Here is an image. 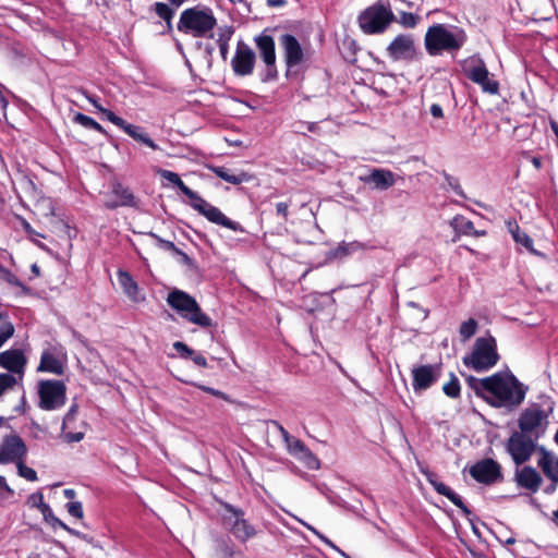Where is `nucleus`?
<instances>
[{
	"mask_svg": "<svg viewBox=\"0 0 558 558\" xmlns=\"http://www.w3.org/2000/svg\"><path fill=\"white\" fill-rule=\"evenodd\" d=\"M167 304L184 320L203 329L215 326L213 319L201 308L196 299L187 292L173 289L167 295Z\"/></svg>",
	"mask_w": 558,
	"mask_h": 558,
	"instance_id": "nucleus-4",
	"label": "nucleus"
},
{
	"mask_svg": "<svg viewBox=\"0 0 558 558\" xmlns=\"http://www.w3.org/2000/svg\"><path fill=\"white\" fill-rule=\"evenodd\" d=\"M191 360L194 362L195 365H197L199 367L208 366L206 357L203 354L197 353L195 351H194V354H192Z\"/></svg>",
	"mask_w": 558,
	"mask_h": 558,
	"instance_id": "nucleus-62",
	"label": "nucleus"
},
{
	"mask_svg": "<svg viewBox=\"0 0 558 558\" xmlns=\"http://www.w3.org/2000/svg\"><path fill=\"white\" fill-rule=\"evenodd\" d=\"M292 205V199L287 202H278L275 204L276 215L282 217L284 221H288L289 207Z\"/></svg>",
	"mask_w": 558,
	"mask_h": 558,
	"instance_id": "nucleus-53",
	"label": "nucleus"
},
{
	"mask_svg": "<svg viewBox=\"0 0 558 558\" xmlns=\"http://www.w3.org/2000/svg\"><path fill=\"white\" fill-rule=\"evenodd\" d=\"M468 41V35L462 27L445 23L430 25L424 36V47L430 57L445 52L454 56Z\"/></svg>",
	"mask_w": 558,
	"mask_h": 558,
	"instance_id": "nucleus-2",
	"label": "nucleus"
},
{
	"mask_svg": "<svg viewBox=\"0 0 558 558\" xmlns=\"http://www.w3.org/2000/svg\"><path fill=\"white\" fill-rule=\"evenodd\" d=\"M548 413H546L541 405L533 404L530 408H526L518 418L519 430L517 433H522L527 437H535V440L538 439L545 433V426L543 422L547 418Z\"/></svg>",
	"mask_w": 558,
	"mask_h": 558,
	"instance_id": "nucleus-10",
	"label": "nucleus"
},
{
	"mask_svg": "<svg viewBox=\"0 0 558 558\" xmlns=\"http://www.w3.org/2000/svg\"><path fill=\"white\" fill-rule=\"evenodd\" d=\"M27 502L31 507L37 508L40 512H41V509H44L43 505H47L44 500V495L39 492L32 494L28 497Z\"/></svg>",
	"mask_w": 558,
	"mask_h": 558,
	"instance_id": "nucleus-55",
	"label": "nucleus"
},
{
	"mask_svg": "<svg viewBox=\"0 0 558 558\" xmlns=\"http://www.w3.org/2000/svg\"><path fill=\"white\" fill-rule=\"evenodd\" d=\"M233 28L231 26H227L218 34L217 44H228L231 36L233 35Z\"/></svg>",
	"mask_w": 558,
	"mask_h": 558,
	"instance_id": "nucleus-59",
	"label": "nucleus"
},
{
	"mask_svg": "<svg viewBox=\"0 0 558 558\" xmlns=\"http://www.w3.org/2000/svg\"><path fill=\"white\" fill-rule=\"evenodd\" d=\"M462 361L477 373L490 369L499 361L496 339L489 333L477 338L471 354L463 356Z\"/></svg>",
	"mask_w": 558,
	"mask_h": 558,
	"instance_id": "nucleus-6",
	"label": "nucleus"
},
{
	"mask_svg": "<svg viewBox=\"0 0 558 558\" xmlns=\"http://www.w3.org/2000/svg\"><path fill=\"white\" fill-rule=\"evenodd\" d=\"M38 407L44 411H56L66 402V386L62 380L41 379L37 389Z\"/></svg>",
	"mask_w": 558,
	"mask_h": 558,
	"instance_id": "nucleus-8",
	"label": "nucleus"
},
{
	"mask_svg": "<svg viewBox=\"0 0 558 558\" xmlns=\"http://www.w3.org/2000/svg\"><path fill=\"white\" fill-rule=\"evenodd\" d=\"M514 227H515L517 233L514 234L513 240L515 241V243L521 244L530 253H532L534 255H541V253L534 248L532 238L527 233L521 231L519 226H514Z\"/></svg>",
	"mask_w": 558,
	"mask_h": 558,
	"instance_id": "nucleus-37",
	"label": "nucleus"
},
{
	"mask_svg": "<svg viewBox=\"0 0 558 558\" xmlns=\"http://www.w3.org/2000/svg\"><path fill=\"white\" fill-rule=\"evenodd\" d=\"M279 45L283 51L284 63L288 72L304 61L303 48L295 36L291 34H282L279 37Z\"/></svg>",
	"mask_w": 558,
	"mask_h": 558,
	"instance_id": "nucleus-18",
	"label": "nucleus"
},
{
	"mask_svg": "<svg viewBox=\"0 0 558 558\" xmlns=\"http://www.w3.org/2000/svg\"><path fill=\"white\" fill-rule=\"evenodd\" d=\"M174 255H178L180 257V262L187 266L191 270L197 269V264L195 259L191 258L187 254H185L183 251L179 248V253H175Z\"/></svg>",
	"mask_w": 558,
	"mask_h": 558,
	"instance_id": "nucleus-56",
	"label": "nucleus"
},
{
	"mask_svg": "<svg viewBox=\"0 0 558 558\" xmlns=\"http://www.w3.org/2000/svg\"><path fill=\"white\" fill-rule=\"evenodd\" d=\"M430 114L436 118V119H441L444 117V111H442V108L440 105L438 104H433L430 106Z\"/></svg>",
	"mask_w": 558,
	"mask_h": 558,
	"instance_id": "nucleus-63",
	"label": "nucleus"
},
{
	"mask_svg": "<svg viewBox=\"0 0 558 558\" xmlns=\"http://www.w3.org/2000/svg\"><path fill=\"white\" fill-rule=\"evenodd\" d=\"M161 177L175 185L186 197L190 198L191 207L198 214L203 215L208 221L230 229L235 232H243V227L231 219H229L218 207L209 204L196 192L191 190L180 178V175L170 170H162Z\"/></svg>",
	"mask_w": 558,
	"mask_h": 558,
	"instance_id": "nucleus-3",
	"label": "nucleus"
},
{
	"mask_svg": "<svg viewBox=\"0 0 558 558\" xmlns=\"http://www.w3.org/2000/svg\"><path fill=\"white\" fill-rule=\"evenodd\" d=\"M173 349L178 352V354L182 359H185V360L191 359L192 354H194V350L181 341H175L173 343Z\"/></svg>",
	"mask_w": 558,
	"mask_h": 558,
	"instance_id": "nucleus-52",
	"label": "nucleus"
},
{
	"mask_svg": "<svg viewBox=\"0 0 558 558\" xmlns=\"http://www.w3.org/2000/svg\"><path fill=\"white\" fill-rule=\"evenodd\" d=\"M99 111L106 117L108 121H110L112 124L118 126L119 129H123L126 124V121L119 116H117L113 111L106 109V108H99Z\"/></svg>",
	"mask_w": 558,
	"mask_h": 558,
	"instance_id": "nucleus-49",
	"label": "nucleus"
},
{
	"mask_svg": "<svg viewBox=\"0 0 558 558\" xmlns=\"http://www.w3.org/2000/svg\"><path fill=\"white\" fill-rule=\"evenodd\" d=\"M295 520L298 522H300L302 525H304L307 530H310L313 534H315L322 542H324L327 546L331 547L332 549L337 550L338 553H340L342 556H344L345 558H350L349 556H347L339 547H337L327 536H325L324 534H322L319 531H317L314 526H312L311 524L306 523L305 521H303L302 519L295 517Z\"/></svg>",
	"mask_w": 558,
	"mask_h": 558,
	"instance_id": "nucleus-41",
	"label": "nucleus"
},
{
	"mask_svg": "<svg viewBox=\"0 0 558 558\" xmlns=\"http://www.w3.org/2000/svg\"><path fill=\"white\" fill-rule=\"evenodd\" d=\"M397 22L404 28H414L420 22V16L414 13L402 11Z\"/></svg>",
	"mask_w": 558,
	"mask_h": 558,
	"instance_id": "nucleus-43",
	"label": "nucleus"
},
{
	"mask_svg": "<svg viewBox=\"0 0 558 558\" xmlns=\"http://www.w3.org/2000/svg\"><path fill=\"white\" fill-rule=\"evenodd\" d=\"M217 20L210 8L196 5L182 11L177 28L179 32L190 34L193 37H213Z\"/></svg>",
	"mask_w": 558,
	"mask_h": 558,
	"instance_id": "nucleus-5",
	"label": "nucleus"
},
{
	"mask_svg": "<svg viewBox=\"0 0 558 558\" xmlns=\"http://www.w3.org/2000/svg\"><path fill=\"white\" fill-rule=\"evenodd\" d=\"M110 198L105 203L106 208L116 209L118 207H136L137 199L132 191L121 183H113L110 192Z\"/></svg>",
	"mask_w": 558,
	"mask_h": 558,
	"instance_id": "nucleus-21",
	"label": "nucleus"
},
{
	"mask_svg": "<svg viewBox=\"0 0 558 558\" xmlns=\"http://www.w3.org/2000/svg\"><path fill=\"white\" fill-rule=\"evenodd\" d=\"M195 386L204 392H207L214 397L220 398L225 401L231 402L230 397L221 390H218V389L205 386V385H199V384H196Z\"/></svg>",
	"mask_w": 558,
	"mask_h": 558,
	"instance_id": "nucleus-54",
	"label": "nucleus"
},
{
	"mask_svg": "<svg viewBox=\"0 0 558 558\" xmlns=\"http://www.w3.org/2000/svg\"><path fill=\"white\" fill-rule=\"evenodd\" d=\"M487 381H489V376L488 377H485V378H476L472 375L468 376L466 377V383L469 385V387L474 391V393L484 399L486 398V393H487V389H488V384H486Z\"/></svg>",
	"mask_w": 558,
	"mask_h": 558,
	"instance_id": "nucleus-32",
	"label": "nucleus"
},
{
	"mask_svg": "<svg viewBox=\"0 0 558 558\" xmlns=\"http://www.w3.org/2000/svg\"><path fill=\"white\" fill-rule=\"evenodd\" d=\"M149 10L154 11L159 19L165 21L167 33H170L172 31V19L175 13L174 9H172L168 3L155 2Z\"/></svg>",
	"mask_w": 558,
	"mask_h": 558,
	"instance_id": "nucleus-29",
	"label": "nucleus"
},
{
	"mask_svg": "<svg viewBox=\"0 0 558 558\" xmlns=\"http://www.w3.org/2000/svg\"><path fill=\"white\" fill-rule=\"evenodd\" d=\"M65 508L70 515L82 519L84 515L83 505L81 501H70L65 505Z\"/></svg>",
	"mask_w": 558,
	"mask_h": 558,
	"instance_id": "nucleus-50",
	"label": "nucleus"
},
{
	"mask_svg": "<svg viewBox=\"0 0 558 558\" xmlns=\"http://www.w3.org/2000/svg\"><path fill=\"white\" fill-rule=\"evenodd\" d=\"M415 53L414 38L411 34L398 35L387 47L388 57L395 61L413 60Z\"/></svg>",
	"mask_w": 558,
	"mask_h": 558,
	"instance_id": "nucleus-16",
	"label": "nucleus"
},
{
	"mask_svg": "<svg viewBox=\"0 0 558 558\" xmlns=\"http://www.w3.org/2000/svg\"><path fill=\"white\" fill-rule=\"evenodd\" d=\"M27 365V357L20 348H11L0 352V367L5 369V374H12L23 380Z\"/></svg>",
	"mask_w": 558,
	"mask_h": 558,
	"instance_id": "nucleus-15",
	"label": "nucleus"
},
{
	"mask_svg": "<svg viewBox=\"0 0 558 558\" xmlns=\"http://www.w3.org/2000/svg\"><path fill=\"white\" fill-rule=\"evenodd\" d=\"M477 322L474 318H469L460 325L459 333L463 341L473 337L477 330Z\"/></svg>",
	"mask_w": 558,
	"mask_h": 558,
	"instance_id": "nucleus-42",
	"label": "nucleus"
},
{
	"mask_svg": "<svg viewBox=\"0 0 558 558\" xmlns=\"http://www.w3.org/2000/svg\"><path fill=\"white\" fill-rule=\"evenodd\" d=\"M440 377V365H421L412 369V387L415 392L424 391L437 383Z\"/></svg>",
	"mask_w": 558,
	"mask_h": 558,
	"instance_id": "nucleus-20",
	"label": "nucleus"
},
{
	"mask_svg": "<svg viewBox=\"0 0 558 558\" xmlns=\"http://www.w3.org/2000/svg\"><path fill=\"white\" fill-rule=\"evenodd\" d=\"M269 33L270 29L266 28L254 38V43L263 61L276 60L275 40Z\"/></svg>",
	"mask_w": 558,
	"mask_h": 558,
	"instance_id": "nucleus-25",
	"label": "nucleus"
},
{
	"mask_svg": "<svg viewBox=\"0 0 558 558\" xmlns=\"http://www.w3.org/2000/svg\"><path fill=\"white\" fill-rule=\"evenodd\" d=\"M360 179L363 183L380 191H386L396 183L395 173L381 168H374L368 174L363 175Z\"/></svg>",
	"mask_w": 558,
	"mask_h": 558,
	"instance_id": "nucleus-23",
	"label": "nucleus"
},
{
	"mask_svg": "<svg viewBox=\"0 0 558 558\" xmlns=\"http://www.w3.org/2000/svg\"><path fill=\"white\" fill-rule=\"evenodd\" d=\"M465 76L481 86L484 93L496 95L499 92V83L489 76V72L481 58H472L464 68Z\"/></svg>",
	"mask_w": 558,
	"mask_h": 558,
	"instance_id": "nucleus-11",
	"label": "nucleus"
},
{
	"mask_svg": "<svg viewBox=\"0 0 558 558\" xmlns=\"http://www.w3.org/2000/svg\"><path fill=\"white\" fill-rule=\"evenodd\" d=\"M62 433H63L64 440L69 444L78 442L84 438V433H82V432L72 433V432L64 430Z\"/></svg>",
	"mask_w": 558,
	"mask_h": 558,
	"instance_id": "nucleus-60",
	"label": "nucleus"
},
{
	"mask_svg": "<svg viewBox=\"0 0 558 558\" xmlns=\"http://www.w3.org/2000/svg\"><path fill=\"white\" fill-rule=\"evenodd\" d=\"M147 235L153 238L155 241H156V245L163 250V251H169L173 254L175 253H179V247L175 246V244L171 241H168V240H165L162 238H160L158 234H156L155 232H147Z\"/></svg>",
	"mask_w": 558,
	"mask_h": 558,
	"instance_id": "nucleus-45",
	"label": "nucleus"
},
{
	"mask_svg": "<svg viewBox=\"0 0 558 558\" xmlns=\"http://www.w3.org/2000/svg\"><path fill=\"white\" fill-rule=\"evenodd\" d=\"M225 509L230 512L234 520L231 524L232 535L242 543L256 535L255 527L244 519V511L230 504H225Z\"/></svg>",
	"mask_w": 558,
	"mask_h": 558,
	"instance_id": "nucleus-19",
	"label": "nucleus"
},
{
	"mask_svg": "<svg viewBox=\"0 0 558 558\" xmlns=\"http://www.w3.org/2000/svg\"><path fill=\"white\" fill-rule=\"evenodd\" d=\"M0 278L11 286L22 288L26 290V287L22 281L8 268L0 264Z\"/></svg>",
	"mask_w": 558,
	"mask_h": 558,
	"instance_id": "nucleus-44",
	"label": "nucleus"
},
{
	"mask_svg": "<svg viewBox=\"0 0 558 558\" xmlns=\"http://www.w3.org/2000/svg\"><path fill=\"white\" fill-rule=\"evenodd\" d=\"M451 226L454 228V230L465 235H471L474 231L473 222L460 215L453 217Z\"/></svg>",
	"mask_w": 558,
	"mask_h": 558,
	"instance_id": "nucleus-35",
	"label": "nucleus"
},
{
	"mask_svg": "<svg viewBox=\"0 0 558 558\" xmlns=\"http://www.w3.org/2000/svg\"><path fill=\"white\" fill-rule=\"evenodd\" d=\"M538 450L542 454L537 463L538 466L547 478L558 484V457L544 447H539Z\"/></svg>",
	"mask_w": 558,
	"mask_h": 558,
	"instance_id": "nucleus-24",
	"label": "nucleus"
},
{
	"mask_svg": "<svg viewBox=\"0 0 558 558\" xmlns=\"http://www.w3.org/2000/svg\"><path fill=\"white\" fill-rule=\"evenodd\" d=\"M13 494L14 492L7 484L5 477L0 475V500L7 499Z\"/></svg>",
	"mask_w": 558,
	"mask_h": 558,
	"instance_id": "nucleus-58",
	"label": "nucleus"
},
{
	"mask_svg": "<svg viewBox=\"0 0 558 558\" xmlns=\"http://www.w3.org/2000/svg\"><path fill=\"white\" fill-rule=\"evenodd\" d=\"M514 482L518 487L536 493L542 485L543 478L533 466L524 465L522 468L517 466Z\"/></svg>",
	"mask_w": 558,
	"mask_h": 558,
	"instance_id": "nucleus-22",
	"label": "nucleus"
},
{
	"mask_svg": "<svg viewBox=\"0 0 558 558\" xmlns=\"http://www.w3.org/2000/svg\"><path fill=\"white\" fill-rule=\"evenodd\" d=\"M256 56L253 49L243 41L236 45L235 53L231 60L232 70L238 76H246L253 73Z\"/></svg>",
	"mask_w": 558,
	"mask_h": 558,
	"instance_id": "nucleus-14",
	"label": "nucleus"
},
{
	"mask_svg": "<svg viewBox=\"0 0 558 558\" xmlns=\"http://www.w3.org/2000/svg\"><path fill=\"white\" fill-rule=\"evenodd\" d=\"M44 509H41V514L44 517V520L49 523L53 529L60 527V529H68V525L61 521L59 518H57L49 505H43Z\"/></svg>",
	"mask_w": 558,
	"mask_h": 558,
	"instance_id": "nucleus-40",
	"label": "nucleus"
},
{
	"mask_svg": "<svg viewBox=\"0 0 558 558\" xmlns=\"http://www.w3.org/2000/svg\"><path fill=\"white\" fill-rule=\"evenodd\" d=\"M445 178H446V181L449 184V186L454 191V193L457 195H459L461 197H465L464 192H463L461 185L459 184L458 179H456L449 174H446Z\"/></svg>",
	"mask_w": 558,
	"mask_h": 558,
	"instance_id": "nucleus-57",
	"label": "nucleus"
},
{
	"mask_svg": "<svg viewBox=\"0 0 558 558\" xmlns=\"http://www.w3.org/2000/svg\"><path fill=\"white\" fill-rule=\"evenodd\" d=\"M505 449L513 463L520 466L530 461L537 449V440H535V437H527L522 433L512 432L505 442Z\"/></svg>",
	"mask_w": 558,
	"mask_h": 558,
	"instance_id": "nucleus-9",
	"label": "nucleus"
},
{
	"mask_svg": "<svg viewBox=\"0 0 558 558\" xmlns=\"http://www.w3.org/2000/svg\"><path fill=\"white\" fill-rule=\"evenodd\" d=\"M73 121L84 126L85 129L94 130L101 134L106 133L105 129L96 120L84 113L77 112L74 116Z\"/></svg>",
	"mask_w": 558,
	"mask_h": 558,
	"instance_id": "nucleus-33",
	"label": "nucleus"
},
{
	"mask_svg": "<svg viewBox=\"0 0 558 558\" xmlns=\"http://www.w3.org/2000/svg\"><path fill=\"white\" fill-rule=\"evenodd\" d=\"M63 530L66 531L69 534H71V535H73V536H75V537H77L80 539H83V541H85L87 543L93 544V542H94V538L92 536H89L87 534H84V533H82V532H80V531H77L75 529H72L69 525H68V529H63Z\"/></svg>",
	"mask_w": 558,
	"mask_h": 558,
	"instance_id": "nucleus-61",
	"label": "nucleus"
},
{
	"mask_svg": "<svg viewBox=\"0 0 558 558\" xmlns=\"http://www.w3.org/2000/svg\"><path fill=\"white\" fill-rule=\"evenodd\" d=\"M444 393L452 399L460 397L461 386L454 373H450V380L442 386Z\"/></svg>",
	"mask_w": 558,
	"mask_h": 558,
	"instance_id": "nucleus-38",
	"label": "nucleus"
},
{
	"mask_svg": "<svg viewBox=\"0 0 558 558\" xmlns=\"http://www.w3.org/2000/svg\"><path fill=\"white\" fill-rule=\"evenodd\" d=\"M363 247V245L357 242V241H353V242H341L336 248H333L332 251L329 252V256L330 257H333V258H338V257H344V256H348L359 250H361Z\"/></svg>",
	"mask_w": 558,
	"mask_h": 558,
	"instance_id": "nucleus-31",
	"label": "nucleus"
},
{
	"mask_svg": "<svg viewBox=\"0 0 558 558\" xmlns=\"http://www.w3.org/2000/svg\"><path fill=\"white\" fill-rule=\"evenodd\" d=\"M117 278L120 287L124 294L134 303H140L145 300L144 296L140 295V289L137 282L133 277L125 270L119 269L117 271Z\"/></svg>",
	"mask_w": 558,
	"mask_h": 558,
	"instance_id": "nucleus-26",
	"label": "nucleus"
},
{
	"mask_svg": "<svg viewBox=\"0 0 558 558\" xmlns=\"http://www.w3.org/2000/svg\"><path fill=\"white\" fill-rule=\"evenodd\" d=\"M485 401L494 408L515 409L529 390L511 372H497L489 376Z\"/></svg>",
	"mask_w": 558,
	"mask_h": 558,
	"instance_id": "nucleus-1",
	"label": "nucleus"
},
{
	"mask_svg": "<svg viewBox=\"0 0 558 558\" xmlns=\"http://www.w3.org/2000/svg\"><path fill=\"white\" fill-rule=\"evenodd\" d=\"M265 69L259 72V77L263 83H268L271 81H276L278 78V70L276 65V60L272 61H264Z\"/></svg>",
	"mask_w": 558,
	"mask_h": 558,
	"instance_id": "nucleus-39",
	"label": "nucleus"
},
{
	"mask_svg": "<svg viewBox=\"0 0 558 558\" xmlns=\"http://www.w3.org/2000/svg\"><path fill=\"white\" fill-rule=\"evenodd\" d=\"M395 20L390 2L378 0L359 15V25L365 34H379Z\"/></svg>",
	"mask_w": 558,
	"mask_h": 558,
	"instance_id": "nucleus-7",
	"label": "nucleus"
},
{
	"mask_svg": "<svg viewBox=\"0 0 558 558\" xmlns=\"http://www.w3.org/2000/svg\"><path fill=\"white\" fill-rule=\"evenodd\" d=\"M213 171L218 178L234 185L241 184L247 180V175L245 173L242 172L240 174H233L230 173V170L226 167H214Z\"/></svg>",
	"mask_w": 558,
	"mask_h": 558,
	"instance_id": "nucleus-30",
	"label": "nucleus"
},
{
	"mask_svg": "<svg viewBox=\"0 0 558 558\" xmlns=\"http://www.w3.org/2000/svg\"><path fill=\"white\" fill-rule=\"evenodd\" d=\"M470 475L481 484L492 485L502 480L501 465L490 458H485L470 468Z\"/></svg>",
	"mask_w": 558,
	"mask_h": 558,
	"instance_id": "nucleus-12",
	"label": "nucleus"
},
{
	"mask_svg": "<svg viewBox=\"0 0 558 558\" xmlns=\"http://www.w3.org/2000/svg\"><path fill=\"white\" fill-rule=\"evenodd\" d=\"M65 355L61 347H48L41 352L37 372L50 373L57 376L64 374Z\"/></svg>",
	"mask_w": 558,
	"mask_h": 558,
	"instance_id": "nucleus-13",
	"label": "nucleus"
},
{
	"mask_svg": "<svg viewBox=\"0 0 558 558\" xmlns=\"http://www.w3.org/2000/svg\"><path fill=\"white\" fill-rule=\"evenodd\" d=\"M274 424L276 425V427L278 428L284 444L290 440L293 436H291L288 430L278 422H274Z\"/></svg>",
	"mask_w": 558,
	"mask_h": 558,
	"instance_id": "nucleus-64",
	"label": "nucleus"
},
{
	"mask_svg": "<svg viewBox=\"0 0 558 558\" xmlns=\"http://www.w3.org/2000/svg\"><path fill=\"white\" fill-rule=\"evenodd\" d=\"M22 379L12 374L0 373V397L7 391L12 390L16 385L22 384Z\"/></svg>",
	"mask_w": 558,
	"mask_h": 558,
	"instance_id": "nucleus-36",
	"label": "nucleus"
},
{
	"mask_svg": "<svg viewBox=\"0 0 558 558\" xmlns=\"http://www.w3.org/2000/svg\"><path fill=\"white\" fill-rule=\"evenodd\" d=\"M15 328L11 322H5L0 326V349L13 337Z\"/></svg>",
	"mask_w": 558,
	"mask_h": 558,
	"instance_id": "nucleus-47",
	"label": "nucleus"
},
{
	"mask_svg": "<svg viewBox=\"0 0 558 558\" xmlns=\"http://www.w3.org/2000/svg\"><path fill=\"white\" fill-rule=\"evenodd\" d=\"M78 412V405L77 403H73L68 412L65 413L64 417H63V421H62V432L65 430V428L75 420V416Z\"/></svg>",
	"mask_w": 558,
	"mask_h": 558,
	"instance_id": "nucleus-51",
	"label": "nucleus"
},
{
	"mask_svg": "<svg viewBox=\"0 0 558 558\" xmlns=\"http://www.w3.org/2000/svg\"><path fill=\"white\" fill-rule=\"evenodd\" d=\"M26 452V445L19 435L7 436L0 446V463H17L24 460Z\"/></svg>",
	"mask_w": 558,
	"mask_h": 558,
	"instance_id": "nucleus-17",
	"label": "nucleus"
},
{
	"mask_svg": "<svg viewBox=\"0 0 558 558\" xmlns=\"http://www.w3.org/2000/svg\"><path fill=\"white\" fill-rule=\"evenodd\" d=\"M429 483L439 495L447 497L465 515L471 514V510L463 502L462 498L456 492H453L449 486H447L445 483L436 481V480H429Z\"/></svg>",
	"mask_w": 558,
	"mask_h": 558,
	"instance_id": "nucleus-27",
	"label": "nucleus"
},
{
	"mask_svg": "<svg viewBox=\"0 0 558 558\" xmlns=\"http://www.w3.org/2000/svg\"><path fill=\"white\" fill-rule=\"evenodd\" d=\"M305 446L306 445L302 440L295 437H292L290 440L286 442L287 451L294 458H296L299 453L303 451Z\"/></svg>",
	"mask_w": 558,
	"mask_h": 558,
	"instance_id": "nucleus-46",
	"label": "nucleus"
},
{
	"mask_svg": "<svg viewBox=\"0 0 558 558\" xmlns=\"http://www.w3.org/2000/svg\"><path fill=\"white\" fill-rule=\"evenodd\" d=\"M19 475L26 478L27 481H37V473L34 469L24 464L23 460L16 463Z\"/></svg>",
	"mask_w": 558,
	"mask_h": 558,
	"instance_id": "nucleus-48",
	"label": "nucleus"
},
{
	"mask_svg": "<svg viewBox=\"0 0 558 558\" xmlns=\"http://www.w3.org/2000/svg\"><path fill=\"white\" fill-rule=\"evenodd\" d=\"M295 459L302 462L310 470H318L320 466V462L317 457L306 446Z\"/></svg>",
	"mask_w": 558,
	"mask_h": 558,
	"instance_id": "nucleus-34",
	"label": "nucleus"
},
{
	"mask_svg": "<svg viewBox=\"0 0 558 558\" xmlns=\"http://www.w3.org/2000/svg\"><path fill=\"white\" fill-rule=\"evenodd\" d=\"M129 136H131L134 141H137L153 150H158L159 146L144 132V129L140 125H134L128 123L122 129Z\"/></svg>",
	"mask_w": 558,
	"mask_h": 558,
	"instance_id": "nucleus-28",
	"label": "nucleus"
}]
</instances>
